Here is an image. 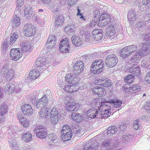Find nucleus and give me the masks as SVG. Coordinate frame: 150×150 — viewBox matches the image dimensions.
Here are the masks:
<instances>
[{
	"label": "nucleus",
	"instance_id": "bf43d9fd",
	"mask_svg": "<svg viewBox=\"0 0 150 150\" xmlns=\"http://www.w3.org/2000/svg\"><path fill=\"white\" fill-rule=\"evenodd\" d=\"M98 100L97 99H95L94 100H92L91 103V105L92 106L94 107L96 105H98L99 104L100 107H101V103H99L98 102Z\"/></svg>",
	"mask_w": 150,
	"mask_h": 150
},
{
	"label": "nucleus",
	"instance_id": "4c0bfd02",
	"mask_svg": "<svg viewBox=\"0 0 150 150\" xmlns=\"http://www.w3.org/2000/svg\"><path fill=\"white\" fill-rule=\"evenodd\" d=\"M18 35L17 32H14L11 37L10 40V45H12L18 38Z\"/></svg>",
	"mask_w": 150,
	"mask_h": 150
},
{
	"label": "nucleus",
	"instance_id": "4be33fe9",
	"mask_svg": "<svg viewBox=\"0 0 150 150\" xmlns=\"http://www.w3.org/2000/svg\"><path fill=\"white\" fill-rule=\"evenodd\" d=\"M21 139L24 142H28L32 139V136L30 132H27L22 134Z\"/></svg>",
	"mask_w": 150,
	"mask_h": 150
},
{
	"label": "nucleus",
	"instance_id": "58836bf2",
	"mask_svg": "<svg viewBox=\"0 0 150 150\" xmlns=\"http://www.w3.org/2000/svg\"><path fill=\"white\" fill-rule=\"evenodd\" d=\"M8 66V64H6L3 65L1 69V74L4 75L7 73L9 69H11Z\"/></svg>",
	"mask_w": 150,
	"mask_h": 150
},
{
	"label": "nucleus",
	"instance_id": "3c124183",
	"mask_svg": "<svg viewBox=\"0 0 150 150\" xmlns=\"http://www.w3.org/2000/svg\"><path fill=\"white\" fill-rule=\"evenodd\" d=\"M70 45L68 46H62V47H59L60 51L63 53H66L69 52L70 50Z\"/></svg>",
	"mask_w": 150,
	"mask_h": 150
},
{
	"label": "nucleus",
	"instance_id": "5fc2aeb1",
	"mask_svg": "<svg viewBox=\"0 0 150 150\" xmlns=\"http://www.w3.org/2000/svg\"><path fill=\"white\" fill-rule=\"evenodd\" d=\"M98 20L97 19L94 20V21L92 20L90 24L86 26L87 28L88 29H92L93 27H94L97 23Z\"/></svg>",
	"mask_w": 150,
	"mask_h": 150
},
{
	"label": "nucleus",
	"instance_id": "7c9ffc66",
	"mask_svg": "<svg viewBox=\"0 0 150 150\" xmlns=\"http://www.w3.org/2000/svg\"><path fill=\"white\" fill-rule=\"evenodd\" d=\"M71 117L73 120L79 123L83 120V117L79 113H73L72 114Z\"/></svg>",
	"mask_w": 150,
	"mask_h": 150
},
{
	"label": "nucleus",
	"instance_id": "c9c22d12",
	"mask_svg": "<svg viewBox=\"0 0 150 150\" xmlns=\"http://www.w3.org/2000/svg\"><path fill=\"white\" fill-rule=\"evenodd\" d=\"M20 23V19L16 16L13 17V18L12 24L13 28L19 26Z\"/></svg>",
	"mask_w": 150,
	"mask_h": 150
},
{
	"label": "nucleus",
	"instance_id": "4468645a",
	"mask_svg": "<svg viewBox=\"0 0 150 150\" xmlns=\"http://www.w3.org/2000/svg\"><path fill=\"white\" fill-rule=\"evenodd\" d=\"M22 109L23 113L25 115L30 116L33 113V109L31 105L25 104L22 107Z\"/></svg>",
	"mask_w": 150,
	"mask_h": 150
},
{
	"label": "nucleus",
	"instance_id": "b1692460",
	"mask_svg": "<svg viewBox=\"0 0 150 150\" xmlns=\"http://www.w3.org/2000/svg\"><path fill=\"white\" fill-rule=\"evenodd\" d=\"M110 105L113 106L114 109L115 108H120L122 105V102L121 100L115 99L110 100Z\"/></svg>",
	"mask_w": 150,
	"mask_h": 150
},
{
	"label": "nucleus",
	"instance_id": "774afa93",
	"mask_svg": "<svg viewBox=\"0 0 150 150\" xmlns=\"http://www.w3.org/2000/svg\"><path fill=\"white\" fill-rule=\"evenodd\" d=\"M145 80L148 83H150V71L146 74Z\"/></svg>",
	"mask_w": 150,
	"mask_h": 150
},
{
	"label": "nucleus",
	"instance_id": "8fccbe9b",
	"mask_svg": "<svg viewBox=\"0 0 150 150\" xmlns=\"http://www.w3.org/2000/svg\"><path fill=\"white\" fill-rule=\"evenodd\" d=\"M105 20H106L107 22L111 21V18L109 15L107 13L103 14L101 15L99 21Z\"/></svg>",
	"mask_w": 150,
	"mask_h": 150
},
{
	"label": "nucleus",
	"instance_id": "5701e85b",
	"mask_svg": "<svg viewBox=\"0 0 150 150\" xmlns=\"http://www.w3.org/2000/svg\"><path fill=\"white\" fill-rule=\"evenodd\" d=\"M137 15V14L133 9L129 10L127 15V18L128 19L129 21V22L134 21L137 18L136 17Z\"/></svg>",
	"mask_w": 150,
	"mask_h": 150
},
{
	"label": "nucleus",
	"instance_id": "7ed1b4c3",
	"mask_svg": "<svg viewBox=\"0 0 150 150\" xmlns=\"http://www.w3.org/2000/svg\"><path fill=\"white\" fill-rule=\"evenodd\" d=\"M118 61V59L116 55L114 54H110L106 57L105 63L107 66L111 68L115 66Z\"/></svg>",
	"mask_w": 150,
	"mask_h": 150
},
{
	"label": "nucleus",
	"instance_id": "423d86ee",
	"mask_svg": "<svg viewBox=\"0 0 150 150\" xmlns=\"http://www.w3.org/2000/svg\"><path fill=\"white\" fill-rule=\"evenodd\" d=\"M22 51L19 48H13L10 51L11 59L14 61H17L22 56Z\"/></svg>",
	"mask_w": 150,
	"mask_h": 150
},
{
	"label": "nucleus",
	"instance_id": "69168bd1",
	"mask_svg": "<svg viewBox=\"0 0 150 150\" xmlns=\"http://www.w3.org/2000/svg\"><path fill=\"white\" fill-rule=\"evenodd\" d=\"M110 22H107L106 20H103L99 21V25L100 26L103 27L105 26L107 24L109 23Z\"/></svg>",
	"mask_w": 150,
	"mask_h": 150
},
{
	"label": "nucleus",
	"instance_id": "ea45409f",
	"mask_svg": "<svg viewBox=\"0 0 150 150\" xmlns=\"http://www.w3.org/2000/svg\"><path fill=\"white\" fill-rule=\"evenodd\" d=\"M24 13L25 15H28L29 18L31 17L33 13V9L29 5H28L24 10Z\"/></svg>",
	"mask_w": 150,
	"mask_h": 150
},
{
	"label": "nucleus",
	"instance_id": "393cba45",
	"mask_svg": "<svg viewBox=\"0 0 150 150\" xmlns=\"http://www.w3.org/2000/svg\"><path fill=\"white\" fill-rule=\"evenodd\" d=\"M106 30L108 32V37L110 38H113L115 35V28L114 26L111 24L107 27Z\"/></svg>",
	"mask_w": 150,
	"mask_h": 150
},
{
	"label": "nucleus",
	"instance_id": "6e6552de",
	"mask_svg": "<svg viewBox=\"0 0 150 150\" xmlns=\"http://www.w3.org/2000/svg\"><path fill=\"white\" fill-rule=\"evenodd\" d=\"M97 81L98 85L105 88H110L112 84L111 81L105 77H100L97 80Z\"/></svg>",
	"mask_w": 150,
	"mask_h": 150
},
{
	"label": "nucleus",
	"instance_id": "f8f14e48",
	"mask_svg": "<svg viewBox=\"0 0 150 150\" xmlns=\"http://www.w3.org/2000/svg\"><path fill=\"white\" fill-rule=\"evenodd\" d=\"M80 107V105L75 101H73L72 103H69L67 104L66 108L67 110L71 112L74 111H76Z\"/></svg>",
	"mask_w": 150,
	"mask_h": 150
},
{
	"label": "nucleus",
	"instance_id": "412c9836",
	"mask_svg": "<svg viewBox=\"0 0 150 150\" xmlns=\"http://www.w3.org/2000/svg\"><path fill=\"white\" fill-rule=\"evenodd\" d=\"M101 30H94L92 32V37L96 40H99L101 39L102 37Z\"/></svg>",
	"mask_w": 150,
	"mask_h": 150
},
{
	"label": "nucleus",
	"instance_id": "09e8293b",
	"mask_svg": "<svg viewBox=\"0 0 150 150\" xmlns=\"http://www.w3.org/2000/svg\"><path fill=\"white\" fill-rule=\"evenodd\" d=\"M110 105V101L109 102H105L103 103L101 102V106L103 108V110H105V109H107V110L110 111L111 108Z\"/></svg>",
	"mask_w": 150,
	"mask_h": 150
},
{
	"label": "nucleus",
	"instance_id": "49530a36",
	"mask_svg": "<svg viewBox=\"0 0 150 150\" xmlns=\"http://www.w3.org/2000/svg\"><path fill=\"white\" fill-rule=\"evenodd\" d=\"M69 132H72L70 127L68 125H64L62 128L61 132L62 133V134H64L68 133Z\"/></svg>",
	"mask_w": 150,
	"mask_h": 150
},
{
	"label": "nucleus",
	"instance_id": "2eb2a0df",
	"mask_svg": "<svg viewBox=\"0 0 150 150\" xmlns=\"http://www.w3.org/2000/svg\"><path fill=\"white\" fill-rule=\"evenodd\" d=\"M104 67V64L97 65L96 67L95 66H92V65L91 70L92 72L95 74H99L103 71Z\"/></svg>",
	"mask_w": 150,
	"mask_h": 150
},
{
	"label": "nucleus",
	"instance_id": "13d9d810",
	"mask_svg": "<svg viewBox=\"0 0 150 150\" xmlns=\"http://www.w3.org/2000/svg\"><path fill=\"white\" fill-rule=\"evenodd\" d=\"M23 120H21L20 123L24 127H26L29 125V121L28 120L25 118L23 119Z\"/></svg>",
	"mask_w": 150,
	"mask_h": 150
},
{
	"label": "nucleus",
	"instance_id": "c03bdc74",
	"mask_svg": "<svg viewBox=\"0 0 150 150\" xmlns=\"http://www.w3.org/2000/svg\"><path fill=\"white\" fill-rule=\"evenodd\" d=\"M145 25L144 21L140 22L137 23V27L138 30L142 31L146 28Z\"/></svg>",
	"mask_w": 150,
	"mask_h": 150
},
{
	"label": "nucleus",
	"instance_id": "4d7b16f0",
	"mask_svg": "<svg viewBox=\"0 0 150 150\" xmlns=\"http://www.w3.org/2000/svg\"><path fill=\"white\" fill-rule=\"evenodd\" d=\"M104 64L103 61L102 60L100 59L99 60H96L94 61L92 63V66H95L97 67V65H99L100 64Z\"/></svg>",
	"mask_w": 150,
	"mask_h": 150
},
{
	"label": "nucleus",
	"instance_id": "603ef678",
	"mask_svg": "<svg viewBox=\"0 0 150 150\" xmlns=\"http://www.w3.org/2000/svg\"><path fill=\"white\" fill-rule=\"evenodd\" d=\"M45 113V117L46 119L48 120L50 119L51 115V110L50 108H46L45 109V110H44Z\"/></svg>",
	"mask_w": 150,
	"mask_h": 150
},
{
	"label": "nucleus",
	"instance_id": "052dcab7",
	"mask_svg": "<svg viewBox=\"0 0 150 150\" xmlns=\"http://www.w3.org/2000/svg\"><path fill=\"white\" fill-rule=\"evenodd\" d=\"M45 110V108H42L39 112V116L41 118H43L45 117V113L44 110Z\"/></svg>",
	"mask_w": 150,
	"mask_h": 150
},
{
	"label": "nucleus",
	"instance_id": "f3484780",
	"mask_svg": "<svg viewBox=\"0 0 150 150\" xmlns=\"http://www.w3.org/2000/svg\"><path fill=\"white\" fill-rule=\"evenodd\" d=\"M84 66L83 62L80 60L78 61L74 64V69L75 71H77L76 73L79 74L84 69Z\"/></svg>",
	"mask_w": 150,
	"mask_h": 150
},
{
	"label": "nucleus",
	"instance_id": "72a5a7b5",
	"mask_svg": "<svg viewBox=\"0 0 150 150\" xmlns=\"http://www.w3.org/2000/svg\"><path fill=\"white\" fill-rule=\"evenodd\" d=\"M6 78V80L8 81H10L13 78L14 76V72L12 69H9L6 74L4 75Z\"/></svg>",
	"mask_w": 150,
	"mask_h": 150
},
{
	"label": "nucleus",
	"instance_id": "de8ad7c7",
	"mask_svg": "<svg viewBox=\"0 0 150 150\" xmlns=\"http://www.w3.org/2000/svg\"><path fill=\"white\" fill-rule=\"evenodd\" d=\"M69 40L68 38L63 39L61 41L59 45V47H62V46H68L69 45Z\"/></svg>",
	"mask_w": 150,
	"mask_h": 150
},
{
	"label": "nucleus",
	"instance_id": "a211bd4d",
	"mask_svg": "<svg viewBox=\"0 0 150 150\" xmlns=\"http://www.w3.org/2000/svg\"><path fill=\"white\" fill-rule=\"evenodd\" d=\"M56 38L53 35L50 36L46 43V45L48 49H51L54 47L55 44Z\"/></svg>",
	"mask_w": 150,
	"mask_h": 150
},
{
	"label": "nucleus",
	"instance_id": "a18cd8bd",
	"mask_svg": "<svg viewBox=\"0 0 150 150\" xmlns=\"http://www.w3.org/2000/svg\"><path fill=\"white\" fill-rule=\"evenodd\" d=\"M17 126H10L8 131V132L9 134V135H15V134L16 133V131L17 129Z\"/></svg>",
	"mask_w": 150,
	"mask_h": 150
},
{
	"label": "nucleus",
	"instance_id": "f03ea898",
	"mask_svg": "<svg viewBox=\"0 0 150 150\" xmlns=\"http://www.w3.org/2000/svg\"><path fill=\"white\" fill-rule=\"evenodd\" d=\"M111 142V140H107L103 143L98 144V146L96 143L90 144L87 143L84 145L83 150H96L98 147H100L102 149L104 148L105 150H108L110 146Z\"/></svg>",
	"mask_w": 150,
	"mask_h": 150
},
{
	"label": "nucleus",
	"instance_id": "864d4df0",
	"mask_svg": "<svg viewBox=\"0 0 150 150\" xmlns=\"http://www.w3.org/2000/svg\"><path fill=\"white\" fill-rule=\"evenodd\" d=\"M107 109H105V110H103L102 111L103 118L105 119L110 116L111 115V112L107 110Z\"/></svg>",
	"mask_w": 150,
	"mask_h": 150
},
{
	"label": "nucleus",
	"instance_id": "a878e982",
	"mask_svg": "<svg viewBox=\"0 0 150 150\" xmlns=\"http://www.w3.org/2000/svg\"><path fill=\"white\" fill-rule=\"evenodd\" d=\"M8 140L9 145L11 148H14L16 146L18 145L17 144L16 140L15 138L14 135H9L8 137Z\"/></svg>",
	"mask_w": 150,
	"mask_h": 150
},
{
	"label": "nucleus",
	"instance_id": "f704fd0d",
	"mask_svg": "<svg viewBox=\"0 0 150 150\" xmlns=\"http://www.w3.org/2000/svg\"><path fill=\"white\" fill-rule=\"evenodd\" d=\"M72 135V132H69L68 133L62 134L61 136L62 140L64 141H66L70 140Z\"/></svg>",
	"mask_w": 150,
	"mask_h": 150
},
{
	"label": "nucleus",
	"instance_id": "6ab92c4d",
	"mask_svg": "<svg viewBox=\"0 0 150 150\" xmlns=\"http://www.w3.org/2000/svg\"><path fill=\"white\" fill-rule=\"evenodd\" d=\"M49 139L50 140L48 142V144L50 147L57 145V138L55 134L51 133L49 136Z\"/></svg>",
	"mask_w": 150,
	"mask_h": 150
},
{
	"label": "nucleus",
	"instance_id": "2f4dec72",
	"mask_svg": "<svg viewBox=\"0 0 150 150\" xmlns=\"http://www.w3.org/2000/svg\"><path fill=\"white\" fill-rule=\"evenodd\" d=\"M64 21V19L63 16H59L56 18L54 25L57 27L61 26L63 23Z\"/></svg>",
	"mask_w": 150,
	"mask_h": 150
},
{
	"label": "nucleus",
	"instance_id": "a19ab883",
	"mask_svg": "<svg viewBox=\"0 0 150 150\" xmlns=\"http://www.w3.org/2000/svg\"><path fill=\"white\" fill-rule=\"evenodd\" d=\"M134 76L132 74L127 75L125 78V82L128 83H131L134 81Z\"/></svg>",
	"mask_w": 150,
	"mask_h": 150
},
{
	"label": "nucleus",
	"instance_id": "6e6d98bb",
	"mask_svg": "<svg viewBox=\"0 0 150 150\" xmlns=\"http://www.w3.org/2000/svg\"><path fill=\"white\" fill-rule=\"evenodd\" d=\"M99 91L98 92V95L99 97H101L104 96L106 93L105 89L103 88H101V87H99Z\"/></svg>",
	"mask_w": 150,
	"mask_h": 150
},
{
	"label": "nucleus",
	"instance_id": "ddd939ff",
	"mask_svg": "<svg viewBox=\"0 0 150 150\" xmlns=\"http://www.w3.org/2000/svg\"><path fill=\"white\" fill-rule=\"evenodd\" d=\"M20 45L22 50L24 52L28 53L32 50V48L28 41H21Z\"/></svg>",
	"mask_w": 150,
	"mask_h": 150
},
{
	"label": "nucleus",
	"instance_id": "680f3d73",
	"mask_svg": "<svg viewBox=\"0 0 150 150\" xmlns=\"http://www.w3.org/2000/svg\"><path fill=\"white\" fill-rule=\"evenodd\" d=\"M126 129V126L123 123L119 126L118 129V131L120 132H123L125 131Z\"/></svg>",
	"mask_w": 150,
	"mask_h": 150
},
{
	"label": "nucleus",
	"instance_id": "0e129e2a",
	"mask_svg": "<svg viewBox=\"0 0 150 150\" xmlns=\"http://www.w3.org/2000/svg\"><path fill=\"white\" fill-rule=\"evenodd\" d=\"M73 80H73L72 82V85H74L78 83L79 82L80 79L79 77H78L76 76V75H75L74 79Z\"/></svg>",
	"mask_w": 150,
	"mask_h": 150
},
{
	"label": "nucleus",
	"instance_id": "c85d7f7f",
	"mask_svg": "<svg viewBox=\"0 0 150 150\" xmlns=\"http://www.w3.org/2000/svg\"><path fill=\"white\" fill-rule=\"evenodd\" d=\"M15 86L13 84L10 83L7 84L5 86L4 91L5 93L11 94L15 90Z\"/></svg>",
	"mask_w": 150,
	"mask_h": 150
},
{
	"label": "nucleus",
	"instance_id": "338daca9",
	"mask_svg": "<svg viewBox=\"0 0 150 150\" xmlns=\"http://www.w3.org/2000/svg\"><path fill=\"white\" fill-rule=\"evenodd\" d=\"M142 3L143 5L147 6L150 8V0H143Z\"/></svg>",
	"mask_w": 150,
	"mask_h": 150
},
{
	"label": "nucleus",
	"instance_id": "473e14b6",
	"mask_svg": "<svg viewBox=\"0 0 150 150\" xmlns=\"http://www.w3.org/2000/svg\"><path fill=\"white\" fill-rule=\"evenodd\" d=\"M74 86L71 85H66L64 86H62V89L70 93H73L76 92L74 91L73 88H74Z\"/></svg>",
	"mask_w": 150,
	"mask_h": 150
},
{
	"label": "nucleus",
	"instance_id": "e433bc0d",
	"mask_svg": "<svg viewBox=\"0 0 150 150\" xmlns=\"http://www.w3.org/2000/svg\"><path fill=\"white\" fill-rule=\"evenodd\" d=\"M139 86L137 84H135L131 86V93L138 94L137 92L141 90V89L139 88Z\"/></svg>",
	"mask_w": 150,
	"mask_h": 150
},
{
	"label": "nucleus",
	"instance_id": "bb28decb",
	"mask_svg": "<svg viewBox=\"0 0 150 150\" xmlns=\"http://www.w3.org/2000/svg\"><path fill=\"white\" fill-rule=\"evenodd\" d=\"M117 132V129L115 126H111L108 128L103 132V134L107 135L111 134H115Z\"/></svg>",
	"mask_w": 150,
	"mask_h": 150
},
{
	"label": "nucleus",
	"instance_id": "39448f33",
	"mask_svg": "<svg viewBox=\"0 0 150 150\" xmlns=\"http://www.w3.org/2000/svg\"><path fill=\"white\" fill-rule=\"evenodd\" d=\"M47 131L45 127L42 125L37 127L34 129L35 132H36L37 136L42 139L45 138L46 136Z\"/></svg>",
	"mask_w": 150,
	"mask_h": 150
},
{
	"label": "nucleus",
	"instance_id": "9d476101",
	"mask_svg": "<svg viewBox=\"0 0 150 150\" xmlns=\"http://www.w3.org/2000/svg\"><path fill=\"white\" fill-rule=\"evenodd\" d=\"M128 71L134 75L138 77L141 76V71L140 67L136 64H132L128 70Z\"/></svg>",
	"mask_w": 150,
	"mask_h": 150
},
{
	"label": "nucleus",
	"instance_id": "cd10ccee",
	"mask_svg": "<svg viewBox=\"0 0 150 150\" xmlns=\"http://www.w3.org/2000/svg\"><path fill=\"white\" fill-rule=\"evenodd\" d=\"M40 73L38 69L32 70L29 73V78L30 79H37L40 75Z\"/></svg>",
	"mask_w": 150,
	"mask_h": 150
},
{
	"label": "nucleus",
	"instance_id": "37998d69",
	"mask_svg": "<svg viewBox=\"0 0 150 150\" xmlns=\"http://www.w3.org/2000/svg\"><path fill=\"white\" fill-rule=\"evenodd\" d=\"M123 91L127 94H130L131 93V86L128 84H124L122 87Z\"/></svg>",
	"mask_w": 150,
	"mask_h": 150
},
{
	"label": "nucleus",
	"instance_id": "f257e3e1",
	"mask_svg": "<svg viewBox=\"0 0 150 150\" xmlns=\"http://www.w3.org/2000/svg\"><path fill=\"white\" fill-rule=\"evenodd\" d=\"M139 50L137 52L138 47L136 45H130L123 48L122 50L121 55L123 59L131 56V61L135 63H138V59L147 54L150 50V42L140 43Z\"/></svg>",
	"mask_w": 150,
	"mask_h": 150
},
{
	"label": "nucleus",
	"instance_id": "9b49d317",
	"mask_svg": "<svg viewBox=\"0 0 150 150\" xmlns=\"http://www.w3.org/2000/svg\"><path fill=\"white\" fill-rule=\"evenodd\" d=\"M8 111L6 105L4 103H3L0 106V122H2L4 121V117Z\"/></svg>",
	"mask_w": 150,
	"mask_h": 150
},
{
	"label": "nucleus",
	"instance_id": "79ce46f5",
	"mask_svg": "<svg viewBox=\"0 0 150 150\" xmlns=\"http://www.w3.org/2000/svg\"><path fill=\"white\" fill-rule=\"evenodd\" d=\"M75 75L73 74H67L66 76V81L67 83L72 84V82L74 79Z\"/></svg>",
	"mask_w": 150,
	"mask_h": 150
},
{
	"label": "nucleus",
	"instance_id": "20e7f679",
	"mask_svg": "<svg viewBox=\"0 0 150 150\" xmlns=\"http://www.w3.org/2000/svg\"><path fill=\"white\" fill-rule=\"evenodd\" d=\"M24 33L25 36L30 37L33 36L36 32V29L32 23H28L24 27Z\"/></svg>",
	"mask_w": 150,
	"mask_h": 150
},
{
	"label": "nucleus",
	"instance_id": "dca6fc26",
	"mask_svg": "<svg viewBox=\"0 0 150 150\" xmlns=\"http://www.w3.org/2000/svg\"><path fill=\"white\" fill-rule=\"evenodd\" d=\"M71 39L72 43L76 47H78L81 46L82 43L81 38L78 35H73Z\"/></svg>",
	"mask_w": 150,
	"mask_h": 150
},
{
	"label": "nucleus",
	"instance_id": "0eeeda50",
	"mask_svg": "<svg viewBox=\"0 0 150 150\" xmlns=\"http://www.w3.org/2000/svg\"><path fill=\"white\" fill-rule=\"evenodd\" d=\"M48 102V99L46 95H44L40 99L35 102L34 105L38 108H43Z\"/></svg>",
	"mask_w": 150,
	"mask_h": 150
},
{
	"label": "nucleus",
	"instance_id": "aec40b11",
	"mask_svg": "<svg viewBox=\"0 0 150 150\" xmlns=\"http://www.w3.org/2000/svg\"><path fill=\"white\" fill-rule=\"evenodd\" d=\"M35 64L37 67H40L41 69H46V66L47 63H46L43 58H38L37 59L35 62Z\"/></svg>",
	"mask_w": 150,
	"mask_h": 150
},
{
	"label": "nucleus",
	"instance_id": "e2e57ef3",
	"mask_svg": "<svg viewBox=\"0 0 150 150\" xmlns=\"http://www.w3.org/2000/svg\"><path fill=\"white\" fill-rule=\"evenodd\" d=\"M95 112V109H94L93 108H91L88 110L87 112V115L90 118V114L93 115L94 113Z\"/></svg>",
	"mask_w": 150,
	"mask_h": 150
},
{
	"label": "nucleus",
	"instance_id": "c756f323",
	"mask_svg": "<svg viewBox=\"0 0 150 150\" xmlns=\"http://www.w3.org/2000/svg\"><path fill=\"white\" fill-rule=\"evenodd\" d=\"M102 110H101L100 109L95 110V112L94 114H93V115L90 114V118H96L98 119L103 118V115L102 114Z\"/></svg>",
	"mask_w": 150,
	"mask_h": 150
},
{
	"label": "nucleus",
	"instance_id": "1a4fd4ad",
	"mask_svg": "<svg viewBox=\"0 0 150 150\" xmlns=\"http://www.w3.org/2000/svg\"><path fill=\"white\" fill-rule=\"evenodd\" d=\"M59 111L58 109L54 107L51 111L50 119L52 124H56L58 122Z\"/></svg>",
	"mask_w": 150,
	"mask_h": 150
}]
</instances>
